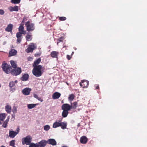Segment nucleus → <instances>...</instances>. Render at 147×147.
I'll return each mask as SVG.
<instances>
[{"label": "nucleus", "mask_w": 147, "mask_h": 147, "mask_svg": "<svg viewBox=\"0 0 147 147\" xmlns=\"http://www.w3.org/2000/svg\"><path fill=\"white\" fill-rule=\"evenodd\" d=\"M20 1V0H12L11 2L14 4L19 3Z\"/></svg>", "instance_id": "nucleus-34"}, {"label": "nucleus", "mask_w": 147, "mask_h": 147, "mask_svg": "<svg viewBox=\"0 0 147 147\" xmlns=\"http://www.w3.org/2000/svg\"><path fill=\"white\" fill-rule=\"evenodd\" d=\"M17 43H20L22 40V37H19V38H17Z\"/></svg>", "instance_id": "nucleus-38"}, {"label": "nucleus", "mask_w": 147, "mask_h": 147, "mask_svg": "<svg viewBox=\"0 0 147 147\" xmlns=\"http://www.w3.org/2000/svg\"><path fill=\"white\" fill-rule=\"evenodd\" d=\"M4 13L3 10L2 9H0V14L3 15Z\"/></svg>", "instance_id": "nucleus-42"}, {"label": "nucleus", "mask_w": 147, "mask_h": 147, "mask_svg": "<svg viewBox=\"0 0 147 147\" xmlns=\"http://www.w3.org/2000/svg\"><path fill=\"white\" fill-rule=\"evenodd\" d=\"M26 39L28 41L31 40V36L28 34L26 36Z\"/></svg>", "instance_id": "nucleus-37"}, {"label": "nucleus", "mask_w": 147, "mask_h": 147, "mask_svg": "<svg viewBox=\"0 0 147 147\" xmlns=\"http://www.w3.org/2000/svg\"><path fill=\"white\" fill-rule=\"evenodd\" d=\"M62 38H62V37L60 38L59 39V41H60V42L62 41V40L61 39H62Z\"/></svg>", "instance_id": "nucleus-44"}, {"label": "nucleus", "mask_w": 147, "mask_h": 147, "mask_svg": "<svg viewBox=\"0 0 147 147\" xmlns=\"http://www.w3.org/2000/svg\"><path fill=\"white\" fill-rule=\"evenodd\" d=\"M80 84L81 86H82V85L80 82Z\"/></svg>", "instance_id": "nucleus-46"}, {"label": "nucleus", "mask_w": 147, "mask_h": 147, "mask_svg": "<svg viewBox=\"0 0 147 147\" xmlns=\"http://www.w3.org/2000/svg\"><path fill=\"white\" fill-rule=\"evenodd\" d=\"M26 25L27 27V31H32L34 30V24H30L29 21L26 23Z\"/></svg>", "instance_id": "nucleus-8"}, {"label": "nucleus", "mask_w": 147, "mask_h": 147, "mask_svg": "<svg viewBox=\"0 0 147 147\" xmlns=\"http://www.w3.org/2000/svg\"><path fill=\"white\" fill-rule=\"evenodd\" d=\"M60 93L56 92L54 93L52 95V98L53 99H56L58 98L61 96Z\"/></svg>", "instance_id": "nucleus-11"}, {"label": "nucleus", "mask_w": 147, "mask_h": 147, "mask_svg": "<svg viewBox=\"0 0 147 147\" xmlns=\"http://www.w3.org/2000/svg\"><path fill=\"white\" fill-rule=\"evenodd\" d=\"M28 75L27 74H25L22 77L21 80L23 81H26L28 78Z\"/></svg>", "instance_id": "nucleus-24"}, {"label": "nucleus", "mask_w": 147, "mask_h": 147, "mask_svg": "<svg viewBox=\"0 0 147 147\" xmlns=\"http://www.w3.org/2000/svg\"><path fill=\"white\" fill-rule=\"evenodd\" d=\"M17 51L14 49H12L9 51V54L10 56L15 55L17 53Z\"/></svg>", "instance_id": "nucleus-21"}, {"label": "nucleus", "mask_w": 147, "mask_h": 147, "mask_svg": "<svg viewBox=\"0 0 147 147\" xmlns=\"http://www.w3.org/2000/svg\"><path fill=\"white\" fill-rule=\"evenodd\" d=\"M9 9L11 11H18V7L15 6L14 7H10L9 8Z\"/></svg>", "instance_id": "nucleus-18"}, {"label": "nucleus", "mask_w": 147, "mask_h": 147, "mask_svg": "<svg viewBox=\"0 0 147 147\" xmlns=\"http://www.w3.org/2000/svg\"><path fill=\"white\" fill-rule=\"evenodd\" d=\"M5 110L7 113H10L11 110V106L9 105H7L5 106Z\"/></svg>", "instance_id": "nucleus-15"}, {"label": "nucleus", "mask_w": 147, "mask_h": 147, "mask_svg": "<svg viewBox=\"0 0 147 147\" xmlns=\"http://www.w3.org/2000/svg\"><path fill=\"white\" fill-rule=\"evenodd\" d=\"M66 84H67V85L68 84V83H66Z\"/></svg>", "instance_id": "nucleus-53"}, {"label": "nucleus", "mask_w": 147, "mask_h": 147, "mask_svg": "<svg viewBox=\"0 0 147 147\" xmlns=\"http://www.w3.org/2000/svg\"><path fill=\"white\" fill-rule=\"evenodd\" d=\"M67 58L69 60H70L71 58V57H70L68 55H67Z\"/></svg>", "instance_id": "nucleus-43"}, {"label": "nucleus", "mask_w": 147, "mask_h": 147, "mask_svg": "<svg viewBox=\"0 0 147 147\" xmlns=\"http://www.w3.org/2000/svg\"><path fill=\"white\" fill-rule=\"evenodd\" d=\"M14 119V116H13V119L12 120L13 121Z\"/></svg>", "instance_id": "nucleus-49"}, {"label": "nucleus", "mask_w": 147, "mask_h": 147, "mask_svg": "<svg viewBox=\"0 0 147 147\" xmlns=\"http://www.w3.org/2000/svg\"><path fill=\"white\" fill-rule=\"evenodd\" d=\"M32 140V138L30 136H28L25 138H24L22 139V144L23 145L26 144L27 145H29L31 144V143Z\"/></svg>", "instance_id": "nucleus-3"}, {"label": "nucleus", "mask_w": 147, "mask_h": 147, "mask_svg": "<svg viewBox=\"0 0 147 147\" xmlns=\"http://www.w3.org/2000/svg\"><path fill=\"white\" fill-rule=\"evenodd\" d=\"M63 110V111L62 113V116L63 117H65L67 116L68 114V111H67V110L66 111L65 110Z\"/></svg>", "instance_id": "nucleus-25"}, {"label": "nucleus", "mask_w": 147, "mask_h": 147, "mask_svg": "<svg viewBox=\"0 0 147 147\" xmlns=\"http://www.w3.org/2000/svg\"><path fill=\"white\" fill-rule=\"evenodd\" d=\"M20 129L18 128L16 131H9V136L11 138H13L18 134L19 132Z\"/></svg>", "instance_id": "nucleus-5"}, {"label": "nucleus", "mask_w": 147, "mask_h": 147, "mask_svg": "<svg viewBox=\"0 0 147 147\" xmlns=\"http://www.w3.org/2000/svg\"><path fill=\"white\" fill-rule=\"evenodd\" d=\"M61 122H55L54 123L53 125V127L54 128H56L61 126Z\"/></svg>", "instance_id": "nucleus-20"}, {"label": "nucleus", "mask_w": 147, "mask_h": 147, "mask_svg": "<svg viewBox=\"0 0 147 147\" xmlns=\"http://www.w3.org/2000/svg\"><path fill=\"white\" fill-rule=\"evenodd\" d=\"M13 113H16V112H17V108L16 107L14 106L13 107Z\"/></svg>", "instance_id": "nucleus-39"}, {"label": "nucleus", "mask_w": 147, "mask_h": 147, "mask_svg": "<svg viewBox=\"0 0 147 147\" xmlns=\"http://www.w3.org/2000/svg\"><path fill=\"white\" fill-rule=\"evenodd\" d=\"M9 116L7 117V119L5 120V121H4L3 125H2V126L6 128L7 125V124L8 123L9 121Z\"/></svg>", "instance_id": "nucleus-19"}, {"label": "nucleus", "mask_w": 147, "mask_h": 147, "mask_svg": "<svg viewBox=\"0 0 147 147\" xmlns=\"http://www.w3.org/2000/svg\"><path fill=\"white\" fill-rule=\"evenodd\" d=\"M15 140H12L10 142V145L11 146H13V147L15 146L14 145L15 144Z\"/></svg>", "instance_id": "nucleus-35"}, {"label": "nucleus", "mask_w": 147, "mask_h": 147, "mask_svg": "<svg viewBox=\"0 0 147 147\" xmlns=\"http://www.w3.org/2000/svg\"><path fill=\"white\" fill-rule=\"evenodd\" d=\"M73 104L74 107H73V108L75 109L76 108V105L77 104V103L76 102H75L73 103Z\"/></svg>", "instance_id": "nucleus-40"}, {"label": "nucleus", "mask_w": 147, "mask_h": 147, "mask_svg": "<svg viewBox=\"0 0 147 147\" xmlns=\"http://www.w3.org/2000/svg\"><path fill=\"white\" fill-rule=\"evenodd\" d=\"M21 72L20 68H18L14 70H12L11 72V74L13 75L16 76L20 74Z\"/></svg>", "instance_id": "nucleus-9"}, {"label": "nucleus", "mask_w": 147, "mask_h": 147, "mask_svg": "<svg viewBox=\"0 0 147 147\" xmlns=\"http://www.w3.org/2000/svg\"><path fill=\"white\" fill-rule=\"evenodd\" d=\"M47 143L52 145H55L56 144V142L55 140L53 139H49L47 141Z\"/></svg>", "instance_id": "nucleus-12"}, {"label": "nucleus", "mask_w": 147, "mask_h": 147, "mask_svg": "<svg viewBox=\"0 0 147 147\" xmlns=\"http://www.w3.org/2000/svg\"><path fill=\"white\" fill-rule=\"evenodd\" d=\"M37 104H31L27 105V107L29 109H31L34 108L36 105Z\"/></svg>", "instance_id": "nucleus-22"}, {"label": "nucleus", "mask_w": 147, "mask_h": 147, "mask_svg": "<svg viewBox=\"0 0 147 147\" xmlns=\"http://www.w3.org/2000/svg\"><path fill=\"white\" fill-rule=\"evenodd\" d=\"M19 32H22V33L23 34H24L26 33V32L24 30V27L22 25H20L19 28Z\"/></svg>", "instance_id": "nucleus-17"}, {"label": "nucleus", "mask_w": 147, "mask_h": 147, "mask_svg": "<svg viewBox=\"0 0 147 147\" xmlns=\"http://www.w3.org/2000/svg\"><path fill=\"white\" fill-rule=\"evenodd\" d=\"M1 121H0V125H1L2 124V123L1 122Z\"/></svg>", "instance_id": "nucleus-47"}, {"label": "nucleus", "mask_w": 147, "mask_h": 147, "mask_svg": "<svg viewBox=\"0 0 147 147\" xmlns=\"http://www.w3.org/2000/svg\"><path fill=\"white\" fill-rule=\"evenodd\" d=\"M31 90V89L29 88H26L24 89L22 92L25 95H28L29 94Z\"/></svg>", "instance_id": "nucleus-10"}, {"label": "nucleus", "mask_w": 147, "mask_h": 147, "mask_svg": "<svg viewBox=\"0 0 147 147\" xmlns=\"http://www.w3.org/2000/svg\"><path fill=\"white\" fill-rule=\"evenodd\" d=\"M88 141V139L85 136H84L81 137L80 139V142L83 144H85Z\"/></svg>", "instance_id": "nucleus-14"}, {"label": "nucleus", "mask_w": 147, "mask_h": 147, "mask_svg": "<svg viewBox=\"0 0 147 147\" xmlns=\"http://www.w3.org/2000/svg\"><path fill=\"white\" fill-rule=\"evenodd\" d=\"M36 45L34 43H31L29 46L28 47L26 50V51L27 53L33 51V50L35 48Z\"/></svg>", "instance_id": "nucleus-7"}, {"label": "nucleus", "mask_w": 147, "mask_h": 147, "mask_svg": "<svg viewBox=\"0 0 147 147\" xmlns=\"http://www.w3.org/2000/svg\"><path fill=\"white\" fill-rule=\"evenodd\" d=\"M41 59L40 58L38 59L36 61H34V64L33 65V66H38L37 65L40 62Z\"/></svg>", "instance_id": "nucleus-26"}, {"label": "nucleus", "mask_w": 147, "mask_h": 147, "mask_svg": "<svg viewBox=\"0 0 147 147\" xmlns=\"http://www.w3.org/2000/svg\"><path fill=\"white\" fill-rule=\"evenodd\" d=\"M18 82V81L17 80L14 81H11L10 82L9 84V87L11 88H12L14 87L15 86L16 84Z\"/></svg>", "instance_id": "nucleus-16"}, {"label": "nucleus", "mask_w": 147, "mask_h": 147, "mask_svg": "<svg viewBox=\"0 0 147 147\" xmlns=\"http://www.w3.org/2000/svg\"><path fill=\"white\" fill-rule=\"evenodd\" d=\"M61 126L63 129H64L66 128L67 123L64 122H61Z\"/></svg>", "instance_id": "nucleus-27"}, {"label": "nucleus", "mask_w": 147, "mask_h": 147, "mask_svg": "<svg viewBox=\"0 0 147 147\" xmlns=\"http://www.w3.org/2000/svg\"><path fill=\"white\" fill-rule=\"evenodd\" d=\"M62 147H67L66 146H63Z\"/></svg>", "instance_id": "nucleus-51"}, {"label": "nucleus", "mask_w": 147, "mask_h": 147, "mask_svg": "<svg viewBox=\"0 0 147 147\" xmlns=\"http://www.w3.org/2000/svg\"><path fill=\"white\" fill-rule=\"evenodd\" d=\"M23 34L22 32H18L16 34V37L17 38L22 37V34Z\"/></svg>", "instance_id": "nucleus-36"}, {"label": "nucleus", "mask_w": 147, "mask_h": 147, "mask_svg": "<svg viewBox=\"0 0 147 147\" xmlns=\"http://www.w3.org/2000/svg\"><path fill=\"white\" fill-rule=\"evenodd\" d=\"M6 116V115L5 113L0 114V121H3Z\"/></svg>", "instance_id": "nucleus-23"}, {"label": "nucleus", "mask_w": 147, "mask_h": 147, "mask_svg": "<svg viewBox=\"0 0 147 147\" xmlns=\"http://www.w3.org/2000/svg\"><path fill=\"white\" fill-rule=\"evenodd\" d=\"M32 70V73L36 77L40 76L42 74L41 69L42 66L41 65H39L38 66H34Z\"/></svg>", "instance_id": "nucleus-1"}, {"label": "nucleus", "mask_w": 147, "mask_h": 147, "mask_svg": "<svg viewBox=\"0 0 147 147\" xmlns=\"http://www.w3.org/2000/svg\"><path fill=\"white\" fill-rule=\"evenodd\" d=\"M98 87L97 86V87L96 88V89H98Z\"/></svg>", "instance_id": "nucleus-50"}, {"label": "nucleus", "mask_w": 147, "mask_h": 147, "mask_svg": "<svg viewBox=\"0 0 147 147\" xmlns=\"http://www.w3.org/2000/svg\"><path fill=\"white\" fill-rule=\"evenodd\" d=\"M82 83H85V84H84V88L85 87H87V86L89 84L88 81L86 80H82Z\"/></svg>", "instance_id": "nucleus-31"}, {"label": "nucleus", "mask_w": 147, "mask_h": 147, "mask_svg": "<svg viewBox=\"0 0 147 147\" xmlns=\"http://www.w3.org/2000/svg\"><path fill=\"white\" fill-rule=\"evenodd\" d=\"M74 95L72 94L69 95V96L68 98V99L70 101H72L73 100L74 98Z\"/></svg>", "instance_id": "nucleus-30"}, {"label": "nucleus", "mask_w": 147, "mask_h": 147, "mask_svg": "<svg viewBox=\"0 0 147 147\" xmlns=\"http://www.w3.org/2000/svg\"><path fill=\"white\" fill-rule=\"evenodd\" d=\"M74 52H72V55L73 53H74Z\"/></svg>", "instance_id": "nucleus-52"}, {"label": "nucleus", "mask_w": 147, "mask_h": 147, "mask_svg": "<svg viewBox=\"0 0 147 147\" xmlns=\"http://www.w3.org/2000/svg\"><path fill=\"white\" fill-rule=\"evenodd\" d=\"M61 107L62 110H67L68 111L71 109L73 108V106L72 103L71 104V105L68 104H65L62 105Z\"/></svg>", "instance_id": "nucleus-6"}, {"label": "nucleus", "mask_w": 147, "mask_h": 147, "mask_svg": "<svg viewBox=\"0 0 147 147\" xmlns=\"http://www.w3.org/2000/svg\"><path fill=\"white\" fill-rule=\"evenodd\" d=\"M0 147H5L4 146L2 145V146H1Z\"/></svg>", "instance_id": "nucleus-48"}, {"label": "nucleus", "mask_w": 147, "mask_h": 147, "mask_svg": "<svg viewBox=\"0 0 147 147\" xmlns=\"http://www.w3.org/2000/svg\"><path fill=\"white\" fill-rule=\"evenodd\" d=\"M44 129L46 131H48L50 128V126L49 125H46L44 126L43 127Z\"/></svg>", "instance_id": "nucleus-32"}, {"label": "nucleus", "mask_w": 147, "mask_h": 147, "mask_svg": "<svg viewBox=\"0 0 147 147\" xmlns=\"http://www.w3.org/2000/svg\"><path fill=\"white\" fill-rule=\"evenodd\" d=\"M34 97L35 98L37 99L38 100L40 101L41 102H42L43 101V100L40 97H39L38 95L36 94H34Z\"/></svg>", "instance_id": "nucleus-29"}, {"label": "nucleus", "mask_w": 147, "mask_h": 147, "mask_svg": "<svg viewBox=\"0 0 147 147\" xmlns=\"http://www.w3.org/2000/svg\"><path fill=\"white\" fill-rule=\"evenodd\" d=\"M32 59V58L31 57H29V60H31Z\"/></svg>", "instance_id": "nucleus-45"}, {"label": "nucleus", "mask_w": 147, "mask_h": 147, "mask_svg": "<svg viewBox=\"0 0 147 147\" xmlns=\"http://www.w3.org/2000/svg\"><path fill=\"white\" fill-rule=\"evenodd\" d=\"M47 143V141L45 140H43L40 142L38 144H34L32 143L29 147H44L46 145Z\"/></svg>", "instance_id": "nucleus-2"}, {"label": "nucleus", "mask_w": 147, "mask_h": 147, "mask_svg": "<svg viewBox=\"0 0 147 147\" xmlns=\"http://www.w3.org/2000/svg\"><path fill=\"white\" fill-rule=\"evenodd\" d=\"M59 19L61 20H65L66 19V18L64 17H60Z\"/></svg>", "instance_id": "nucleus-41"}, {"label": "nucleus", "mask_w": 147, "mask_h": 147, "mask_svg": "<svg viewBox=\"0 0 147 147\" xmlns=\"http://www.w3.org/2000/svg\"><path fill=\"white\" fill-rule=\"evenodd\" d=\"M58 53L56 51H54L51 53V55L53 57H57Z\"/></svg>", "instance_id": "nucleus-28"}, {"label": "nucleus", "mask_w": 147, "mask_h": 147, "mask_svg": "<svg viewBox=\"0 0 147 147\" xmlns=\"http://www.w3.org/2000/svg\"><path fill=\"white\" fill-rule=\"evenodd\" d=\"M13 26L12 24H9L5 28V31L8 32H11Z\"/></svg>", "instance_id": "nucleus-13"}, {"label": "nucleus", "mask_w": 147, "mask_h": 147, "mask_svg": "<svg viewBox=\"0 0 147 147\" xmlns=\"http://www.w3.org/2000/svg\"><path fill=\"white\" fill-rule=\"evenodd\" d=\"M2 67L3 71L7 74L9 73L10 70L11 69V66L6 63H3Z\"/></svg>", "instance_id": "nucleus-4"}, {"label": "nucleus", "mask_w": 147, "mask_h": 147, "mask_svg": "<svg viewBox=\"0 0 147 147\" xmlns=\"http://www.w3.org/2000/svg\"><path fill=\"white\" fill-rule=\"evenodd\" d=\"M11 64L12 65V66L13 68H15L16 67L17 65L16 63H15V62L13 61H11Z\"/></svg>", "instance_id": "nucleus-33"}]
</instances>
